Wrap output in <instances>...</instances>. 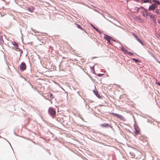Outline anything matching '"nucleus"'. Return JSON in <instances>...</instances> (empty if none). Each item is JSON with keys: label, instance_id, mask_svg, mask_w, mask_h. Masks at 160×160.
I'll return each mask as SVG.
<instances>
[{"label": "nucleus", "instance_id": "obj_4", "mask_svg": "<svg viewBox=\"0 0 160 160\" xmlns=\"http://www.w3.org/2000/svg\"><path fill=\"white\" fill-rule=\"evenodd\" d=\"M26 68V64L24 62H22L20 65V68L21 71L24 70Z\"/></svg>", "mask_w": 160, "mask_h": 160}, {"label": "nucleus", "instance_id": "obj_1", "mask_svg": "<svg viewBox=\"0 0 160 160\" xmlns=\"http://www.w3.org/2000/svg\"><path fill=\"white\" fill-rule=\"evenodd\" d=\"M111 114L114 115L117 118L120 119L122 121H125L126 119L122 115L114 113H111Z\"/></svg>", "mask_w": 160, "mask_h": 160}, {"label": "nucleus", "instance_id": "obj_14", "mask_svg": "<svg viewBox=\"0 0 160 160\" xmlns=\"http://www.w3.org/2000/svg\"><path fill=\"white\" fill-rule=\"evenodd\" d=\"M91 26L95 30H96L98 32H99L100 33H101L100 31H99L96 28H95L93 25H92Z\"/></svg>", "mask_w": 160, "mask_h": 160}, {"label": "nucleus", "instance_id": "obj_17", "mask_svg": "<svg viewBox=\"0 0 160 160\" xmlns=\"http://www.w3.org/2000/svg\"><path fill=\"white\" fill-rule=\"evenodd\" d=\"M132 60L135 61L136 62H140V60L138 59H136L135 58H133L132 59Z\"/></svg>", "mask_w": 160, "mask_h": 160}, {"label": "nucleus", "instance_id": "obj_19", "mask_svg": "<svg viewBox=\"0 0 160 160\" xmlns=\"http://www.w3.org/2000/svg\"><path fill=\"white\" fill-rule=\"evenodd\" d=\"M127 54L129 55L130 56H132V55H133V53L132 52H129L128 51V52Z\"/></svg>", "mask_w": 160, "mask_h": 160}, {"label": "nucleus", "instance_id": "obj_27", "mask_svg": "<svg viewBox=\"0 0 160 160\" xmlns=\"http://www.w3.org/2000/svg\"><path fill=\"white\" fill-rule=\"evenodd\" d=\"M98 76H101V75H98Z\"/></svg>", "mask_w": 160, "mask_h": 160}, {"label": "nucleus", "instance_id": "obj_23", "mask_svg": "<svg viewBox=\"0 0 160 160\" xmlns=\"http://www.w3.org/2000/svg\"><path fill=\"white\" fill-rule=\"evenodd\" d=\"M133 35H134V37L136 39L137 38H138L136 34H135Z\"/></svg>", "mask_w": 160, "mask_h": 160}, {"label": "nucleus", "instance_id": "obj_13", "mask_svg": "<svg viewBox=\"0 0 160 160\" xmlns=\"http://www.w3.org/2000/svg\"><path fill=\"white\" fill-rule=\"evenodd\" d=\"M94 92L97 97L98 98H100V95L98 94V93L97 91H94Z\"/></svg>", "mask_w": 160, "mask_h": 160}, {"label": "nucleus", "instance_id": "obj_9", "mask_svg": "<svg viewBox=\"0 0 160 160\" xmlns=\"http://www.w3.org/2000/svg\"><path fill=\"white\" fill-rule=\"evenodd\" d=\"M101 126L102 127H103V128H107L108 126H110L108 124H107V123L101 124Z\"/></svg>", "mask_w": 160, "mask_h": 160}, {"label": "nucleus", "instance_id": "obj_22", "mask_svg": "<svg viewBox=\"0 0 160 160\" xmlns=\"http://www.w3.org/2000/svg\"><path fill=\"white\" fill-rule=\"evenodd\" d=\"M143 2L144 3L149 2V0H143Z\"/></svg>", "mask_w": 160, "mask_h": 160}, {"label": "nucleus", "instance_id": "obj_15", "mask_svg": "<svg viewBox=\"0 0 160 160\" xmlns=\"http://www.w3.org/2000/svg\"><path fill=\"white\" fill-rule=\"evenodd\" d=\"M136 39L140 43H141L143 45L142 42L141 41V40L138 38H137Z\"/></svg>", "mask_w": 160, "mask_h": 160}, {"label": "nucleus", "instance_id": "obj_8", "mask_svg": "<svg viewBox=\"0 0 160 160\" xmlns=\"http://www.w3.org/2000/svg\"><path fill=\"white\" fill-rule=\"evenodd\" d=\"M149 16H150V19L153 22H155L156 21V19L155 18L154 16L152 15H149Z\"/></svg>", "mask_w": 160, "mask_h": 160}, {"label": "nucleus", "instance_id": "obj_25", "mask_svg": "<svg viewBox=\"0 0 160 160\" xmlns=\"http://www.w3.org/2000/svg\"><path fill=\"white\" fill-rule=\"evenodd\" d=\"M157 84L158 85H159L160 86V82H158L157 83Z\"/></svg>", "mask_w": 160, "mask_h": 160}, {"label": "nucleus", "instance_id": "obj_11", "mask_svg": "<svg viewBox=\"0 0 160 160\" xmlns=\"http://www.w3.org/2000/svg\"><path fill=\"white\" fill-rule=\"evenodd\" d=\"M76 24L77 25L78 28H80V29H81V30H82L84 31V29L82 28L81 26L80 25H79L78 24H77V23H76Z\"/></svg>", "mask_w": 160, "mask_h": 160}, {"label": "nucleus", "instance_id": "obj_2", "mask_svg": "<svg viewBox=\"0 0 160 160\" xmlns=\"http://www.w3.org/2000/svg\"><path fill=\"white\" fill-rule=\"evenodd\" d=\"M48 113L52 117H54L56 114V111L52 108H49Z\"/></svg>", "mask_w": 160, "mask_h": 160}, {"label": "nucleus", "instance_id": "obj_21", "mask_svg": "<svg viewBox=\"0 0 160 160\" xmlns=\"http://www.w3.org/2000/svg\"><path fill=\"white\" fill-rule=\"evenodd\" d=\"M33 9H34L33 8H32V10H31V9H30V8H28V10L29 11H30L31 12H33Z\"/></svg>", "mask_w": 160, "mask_h": 160}, {"label": "nucleus", "instance_id": "obj_3", "mask_svg": "<svg viewBox=\"0 0 160 160\" xmlns=\"http://www.w3.org/2000/svg\"><path fill=\"white\" fill-rule=\"evenodd\" d=\"M142 12L144 17L148 18V17L149 16V13L146 9L143 8L142 10Z\"/></svg>", "mask_w": 160, "mask_h": 160}, {"label": "nucleus", "instance_id": "obj_6", "mask_svg": "<svg viewBox=\"0 0 160 160\" xmlns=\"http://www.w3.org/2000/svg\"><path fill=\"white\" fill-rule=\"evenodd\" d=\"M134 129L135 131V134H138L140 132V129L137 126H134Z\"/></svg>", "mask_w": 160, "mask_h": 160}, {"label": "nucleus", "instance_id": "obj_20", "mask_svg": "<svg viewBox=\"0 0 160 160\" xmlns=\"http://www.w3.org/2000/svg\"><path fill=\"white\" fill-rule=\"evenodd\" d=\"M128 51L126 50V49H125V50H124V51L123 52L125 54H127L128 52Z\"/></svg>", "mask_w": 160, "mask_h": 160}, {"label": "nucleus", "instance_id": "obj_7", "mask_svg": "<svg viewBox=\"0 0 160 160\" xmlns=\"http://www.w3.org/2000/svg\"><path fill=\"white\" fill-rule=\"evenodd\" d=\"M157 7V6L155 4H153L149 7V10H154Z\"/></svg>", "mask_w": 160, "mask_h": 160}, {"label": "nucleus", "instance_id": "obj_26", "mask_svg": "<svg viewBox=\"0 0 160 160\" xmlns=\"http://www.w3.org/2000/svg\"><path fill=\"white\" fill-rule=\"evenodd\" d=\"M159 18H160V21H159V23L160 24V16Z\"/></svg>", "mask_w": 160, "mask_h": 160}, {"label": "nucleus", "instance_id": "obj_10", "mask_svg": "<svg viewBox=\"0 0 160 160\" xmlns=\"http://www.w3.org/2000/svg\"><path fill=\"white\" fill-rule=\"evenodd\" d=\"M153 2L155 3L154 4H155L156 6L160 4V2L158 1L153 0Z\"/></svg>", "mask_w": 160, "mask_h": 160}, {"label": "nucleus", "instance_id": "obj_16", "mask_svg": "<svg viewBox=\"0 0 160 160\" xmlns=\"http://www.w3.org/2000/svg\"><path fill=\"white\" fill-rule=\"evenodd\" d=\"M49 94H50L49 96L52 99L54 98V97L53 95L51 93H49Z\"/></svg>", "mask_w": 160, "mask_h": 160}, {"label": "nucleus", "instance_id": "obj_18", "mask_svg": "<svg viewBox=\"0 0 160 160\" xmlns=\"http://www.w3.org/2000/svg\"><path fill=\"white\" fill-rule=\"evenodd\" d=\"M155 12L158 14V15H160V12H159V10L158 9H156L155 10Z\"/></svg>", "mask_w": 160, "mask_h": 160}, {"label": "nucleus", "instance_id": "obj_5", "mask_svg": "<svg viewBox=\"0 0 160 160\" xmlns=\"http://www.w3.org/2000/svg\"><path fill=\"white\" fill-rule=\"evenodd\" d=\"M104 38H105L108 41V42L109 43H110V40L112 39V38L111 37L105 34L104 35Z\"/></svg>", "mask_w": 160, "mask_h": 160}, {"label": "nucleus", "instance_id": "obj_24", "mask_svg": "<svg viewBox=\"0 0 160 160\" xmlns=\"http://www.w3.org/2000/svg\"><path fill=\"white\" fill-rule=\"evenodd\" d=\"M125 49L124 48L122 47L121 48V50L123 52L124 51V50H125Z\"/></svg>", "mask_w": 160, "mask_h": 160}, {"label": "nucleus", "instance_id": "obj_12", "mask_svg": "<svg viewBox=\"0 0 160 160\" xmlns=\"http://www.w3.org/2000/svg\"><path fill=\"white\" fill-rule=\"evenodd\" d=\"M12 44L16 47V48H18V45L17 43L15 42H12Z\"/></svg>", "mask_w": 160, "mask_h": 160}]
</instances>
